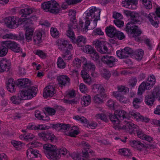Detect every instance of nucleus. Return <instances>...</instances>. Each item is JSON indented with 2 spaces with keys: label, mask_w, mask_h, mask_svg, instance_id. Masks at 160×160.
I'll use <instances>...</instances> for the list:
<instances>
[{
  "label": "nucleus",
  "mask_w": 160,
  "mask_h": 160,
  "mask_svg": "<svg viewBox=\"0 0 160 160\" xmlns=\"http://www.w3.org/2000/svg\"><path fill=\"white\" fill-rule=\"evenodd\" d=\"M131 21L126 25L125 30L130 34L131 37L134 38L136 41L139 42L140 39L138 36L140 35L142 32L137 26L134 25L133 24H140L142 19L139 14L135 12H132L131 14Z\"/></svg>",
  "instance_id": "nucleus-1"
},
{
  "label": "nucleus",
  "mask_w": 160,
  "mask_h": 160,
  "mask_svg": "<svg viewBox=\"0 0 160 160\" xmlns=\"http://www.w3.org/2000/svg\"><path fill=\"white\" fill-rule=\"evenodd\" d=\"M39 12L38 10L29 7L21 9L20 11V13L22 15L19 18L20 24L24 22L26 25L33 24V20H37L36 14Z\"/></svg>",
  "instance_id": "nucleus-2"
},
{
  "label": "nucleus",
  "mask_w": 160,
  "mask_h": 160,
  "mask_svg": "<svg viewBox=\"0 0 160 160\" xmlns=\"http://www.w3.org/2000/svg\"><path fill=\"white\" fill-rule=\"evenodd\" d=\"M88 12L87 13L86 20L85 22V26L83 28L84 31L88 29V26L90 24V20L94 18L93 23L94 26L91 28H95L97 26L98 20L100 18L101 11L98 8L95 7H92L89 8Z\"/></svg>",
  "instance_id": "nucleus-3"
},
{
  "label": "nucleus",
  "mask_w": 160,
  "mask_h": 160,
  "mask_svg": "<svg viewBox=\"0 0 160 160\" xmlns=\"http://www.w3.org/2000/svg\"><path fill=\"white\" fill-rule=\"evenodd\" d=\"M81 145L83 148V150L82 151V154L83 156L81 157L78 156V154H75L73 155H75L74 157H72L75 160H88L86 158L89 156V153H90L92 156L94 155V153L93 152L92 150L89 148L90 147L89 144L86 142L83 141L81 142Z\"/></svg>",
  "instance_id": "nucleus-4"
},
{
  "label": "nucleus",
  "mask_w": 160,
  "mask_h": 160,
  "mask_svg": "<svg viewBox=\"0 0 160 160\" xmlns=\"http://www.w3.org/2000/svg\"><path fill=\"white\" fill-rule=\"evenodd\" d=\"M37 94V88L34 87H29L20 91L18 96L22 100L30 99L35 96Z\"/></svg>",
  "instance_id": "nucleus-5"
},
{
  "label": "nucleus",
  "mask_w": 160,
  "mask_h": 160,
  "mask_svg": "<svg viewBox=\"0 0 160 160\" xmlns=\"http://www.w3.org/2000/svg\"><path fill=\"white\" fill-rule=\"evenodd\" d=\"M44 152L48 158L54 159L57 150L55 146L50 144H46L43 146Z\"/></svg>",
  "instance_id": "nucleus-6"
},
{
  "label": "nucleus",
  "mask_w": 160,
  "mask_h": 160,
  "mask_svg": "<svg viewBox=\"0 0 160 160\" xmlns=\"http://www.w3.org/2000/svg\"><path fill=\"white\" fill-rule=\"evenodd\" d=\"M2 43L3 45L15 52H19L21 51L19 45L15 42L12 41H7L2 42Z\"/></svg>",
  "instance_id": "nucleus-7"
},
{
  "label": "nucleus",
  "mask_w": 160,
  "mask_h": 160,
  "mask_svg": "<svg viewBox=\"0 0 160 160\" xmlns=\"http://www.w3.org/2000/svg\"><path fill=\"white\" fill-rule=\"evenodd\" d=\"M101 60L102 62L110 68L114 66L115 62L118 61V60L115 58L109 55L103 56Z\"/></svg>",
  "instance_id": "nucleus-8"
},
{
  "label": "nucleus",
  "mask_w": 160,
  "mask_h": 160,
  "mask_svg": "<svg viewBox=\"0 0 160 160\" xmlns=\"http://www.w3.org/2000/svg\"><path fill=\"white\" fill-rule=\"evenodd\" d=\"M5 22L8 27L11 28H16L20 24L19 18L14 16L7 17L5 19Z\"/></svg>",
  "instance_id": "nucleus-9"
},
{
  "label": "nucleus",
  "mask_w": 160,
  "mask_h": 160,
  "mask_svg": "<svg viewBox=\"0 0 160 160\" xmlns=\"http://www.w3.org/2000/svg\"><path fill=\"white\" fill-rule=\"evenodd\" d=\"M133 53L132 50L128 47L123 49L118 50L116 52L117 56L121 59L126 58Z\"/></svg>",
  "instance_id": "nucleus-10"
},
{
  "label": "nucleus",
  "mask_w": 160,
  "mask_h": 160,
  "mask_svg": "<svg viewBox=\"0 0 160 160\" xmlns=\"http://www.w3.org/2000/svg\"><path fill=\"white\" fill-rule=\"evenodd\" d=\"M11 65L10 60L2 58L0 61V72L8 71L10 68Z\"/></svg>",
  "instance_id": "nucleus-11"
},
{
  "label": "nucleus",
  "mask_w": 160,
  "mask_h": 160,
  "mask_svg": "<svg viewBox=\"0 0 160 160\" xmlns=\"http://www.w3.org/2000/svg\"><path fill=\"white\" fill-rule=\"evenodd\" d=\"M58 81L60 87L62 88L68 86L70 83V79L67 75H61L58 77Z\"/></svg>",
  "instance_id": "nucleus-12"
},
{
  "label": "nucleus",
  "mask_w": 160,
  "mask_h": 160,
  "mask_svg": "<svg viewBox=\"0 0 160 160\" xmlns=\"http://www.w3.org/2000/svg\"><path fill=\"white\" fill-rule=\"evenodd\" d=\"M126 122L125 125L122 126V129L124 130L126 132L130 133H132L134 132L135 130H137L138 128V126L130 122Z\"/></svg>",
  "instance_id": "nucleus-13"
},
{
  "label": "nucleus",
  "mask_w": 160,
  "mask_h": 160,
  "mask_svg": "<svg viewBox=\"0 0 160 160\" xmlns=\"http://www.w3.org/2000/svg\"><path fill=\"white\" fill-rule=\"evenodd\" d=\"M55 92L54 87L52 85H49L44 88L43 92V96L46 98L52 97Z\"/></svg>",
  "instance_id": "nucleus-14"
},
{
  "label": "nucleus",
  "mask_w": 160,
  "mask_h": 160,
  "mask_svg": "<svg viewBox=\"0 0 160 160\" xmlns=\"http://www.w3.org/2000/svg\"><path fill=\"white\" fill-rule=\"evenodd\" d=\"M38 136L45 141H50L51 142L53 141L55 138L53 134L49 132L39 133H38Z\"/></svg>",
  "instance_id": "nucleus-15"
},
{
  "label": "nucleus",
  "mask_w": 160,
  "mask_h": 160,
  "mask_svg": "<svg viewBox=\"0 0 160 160\" xmlns=\"http://www.w3.org/2000/svg\"><path fill=\"white\" fill-rule=\"evenodd\" d=\"M58 49L62 51H66L68 49L72 50L73 49V47L69 41L67 40H62L61 43L58 44Z\"/></svg>",
  "instance_id": "nucleus-16"
},
{
  "label": "nucleus",
  "mask_w": 160,
  "mask_h": 160,
  "mask_svg": "<svg viewBox=\"0 0 160 160\" xmlns=\"http://www.w3.org/2000/svg\"><path fill=\"white\" fill-rule=\"evenodd\" d=\"M17 86L21 88H26L31 86V82L29 79L27 78L18 79L16 82Z\"/></svg>",
  "instance_id": "nucleus-17"
},
{
  "label": "nucleus",
  "mask_w": 160,
  "mask_h": 160,
  "mask_svg": "<svg viewBox=\"0 0 160 160\" xmlns=\"http://www.w3.org/2000/svg\"><path fill=\"white\" fill-rule=\"evenodd\" d=\"M129 142L131 146L139 151H142L146 147L143 143L138 141L130 140L129 141Z\"/></svg>",
  "instance_id": "nucleus-18"
},
{
  "label": "nucleus",
  "mask_w": 160,
  "mask_h": 160,
  "mask_svg": "<svg viewBox=\"0 0 160 160\" xmlns=\"http://www.w3.org/2000/svg\"><path fill=\"white\" fill-rule=\"evenodd\" d=\"M109 118L113 124V128L116 130H118L122 129V126L119 125L120 121L119 119L115 115L110 114Z\"/></svg>",
  "instance_id": "nucleus-19"
},
{
  "label": "nucleus",
  "mask_w": 160,
  "mask_h": 160,
  "mask_svg": "<svg viewBox=\"0 0 160 160\" xmlns=\"http://www.w3.org/2000/svg\"><path fill=\"white\" fill-rule=\"evenodd\" d=\"M49 12L52 13L57 14L60 11L59 5L55 1H49Z\"/></svg>",
  "instance_id": "nucleus-20"
},
{
  "label": "nucleus",
  "mask_w": 160,
  "mask_h": 160,
  "mask_svg": "<svg viewBox=\"0 0 160 160\" xmlns=\"http://www.w3.org/2000/svg\"><path fill=\"white\" fill-rule=\"evenodd\" d=\"M26 153L27 157L29 159L34 158H40L41 157V155L38 151L36 149H33L32 148H29L27 150Z\"/></svg>",
  "instance_id": "nucleus-21"
},
{
  "label": "nucleus",
  "mask_w": 160,
  "mask_h": 160,
  "mask_svg": "<svg viewBox=\"0 0 160 160\" xmlns=\"http://www.w3.org/2000/svg\"><path fill=\"white\" fill-rule=\"evenodd\" d=\"M152 86L153 85L148 82H143L141 83L138 88V94H142L145 89H150Z\"/></svg>",
  "instance_id": "nucleus-22"
},
{
  "label": "nucleus",
  "mask_w": 160,
  "mask_h": 160,
  "mask_svg": "<svg viewBox=\"0 0 160 160\" xmlns=\"http://www.w3.org/2000/svg\"><path fill=\"white\" fill-rule=\"evenodd\" d=\"M147 18L153 26L156 28L158 27L159 21L158 20V17L156 14L150 13L147 16Z\"/></svg>",
  "instance_id": "nucleus-23"
},
{
  "label": "nucleus",
  "mask_w": 160,
  "mask_h": 160,
  "mask_svg": "<svg viewBox=\"0 0 160 160\" xmlns=\"http://www.w3.org/2000/svg\"><path fill=\"white\" fill-rule=\"evenodd\" d=\"M86 42V38L82 36H78L76 39H72V42L74 43H77V46L79 47L83 46Z\"/></svg>",
  "instance_id": "nucleus-24"
},
{
  "label": "nucleus",
  "mask_w": 160,
  "mask_h": 160,
  "mask_svg": "<svg viewBox=\"0 0 160 160\" xmlns=\"http://www.w3.org/2000/svg\"><path fill=\"white\" fill-rule=\"evenodd\" d=\"M34 30L33 28L28 26L26 27L25 37L26 40L28 42H29L32 40Z\"/></svg>",
  "instance_id": "nucleus-25"
},
{
  "label": "nucleus",
  "mask_w": 160,
  "mask_h": 160,
  "mask_svg": "<svg viewBox=\"0 0 160 160\" xmlns=\"http://www.w3.org/2000/svg\"><path fill=\"white\" fill-rule=\"evenodd\" d=\"M124 1L122 2V4H123V2L125 4V5H123L122 6L124 7H126L127 8L129 9H135L136 8V5L137 4V2L136 0H124Z\"/></svg>",
  "instance_id": "nucleus-26"
},
{
  "label": "nucleus",
  "mask_w": 160,
  "mask_h": 160,
  "mask_svg": "<svg viewBox=\"0 0 160 160\" xmlns=\"http://www.w3.org/2000/svg\"><path fill=\"white\" fill-rule=\"evenodd\" d=\"M68 26L69 29L67 31L66 34L67 36L71 39L72 42V39H74L75 38L74 33L73 31H72V28L75 29L77 28V24L73 23V25H69Z\"/></svg>",
  "instance_id": "nucleus-27"
},
{
  "label": "nucleus",
  "mask_w": 160,
  "mask_h": 160,
  "mask_svg": "<svg viewBox=\"0 0 160 160\" xmlns=\"http://www.w3.org/2000/svg\"><path fill=\"white\" fill-rule=\"evenodd\" d=\"M42 34L41 32L39 31L35 32L34 34L33 40L35 44H38L42 42Z\"/></svg>",
  "instance_id": "nucleus-28"
},
{
  "label": "nucleus",
  "mask_w": 160,
  "mask_h": 160,
  "mask_svg": "<svg viewBox=\"0 0 160 160\" xmlns=\"http://www.w3.org/2000/svg\"><path fill=\"white\" fill-rule=\"evenodd\" d=\"M15 82L13 79L10 78L8 79L7 83V88L8 91L11 92H15Z\"/></svg>",
  "instance_id": "nucleus-29"
},
{
  "label": "nucleus",
  "mask_w": 160,
  "mask_h": 160,
  "mask_svg": "<svg viewBox=\"0 0 160 160\" xmlns=\"http://www.w3.org/2000/svg\"><path fill=\"white\" fill-rule=\"evenodd\" d=\"M106 95L102 93H100L95 95L93 98V101L95 103L98 104L103 103L104 102L103 99L106 97Z\"/></svg>",
  "instance_id": "nucleus-30"
},
{
  "label": "nucleus",
  "mask_w": 160,
  "mask_h": 160,
  "mask_svg": "<svg viewBox=\"0 0 160 160\" xmlns=\"http://www.w3.org/2000/svg\"><path fill=\"white\" fill-rule=\"evenodd\" d=\"M113 95L117 100L121 102L126 103L129 102L128 99L123 96L121 95L119 92H114Z\"/></svg>",
  "instance_id": "nucleus-31"
},
{
  "label": "nucleus",
  "mask_w": 160,
  "mask_h": 160,
  "mask_svg": "<svg viewBox=\"0 0 160 160\" xmlns=\"http://www.w3.org/2000/svg\"><path fill=\"white\" fill-rule=\"evenodd\" d=\"M105 31L107 35L109 37L112 38L115 36L117 30L114 26L111 25L106 28Z\"/></svg>",
  "instance_id": "nucleus-32"
},
{
  "label": "nucleus",
  "mask_w": 160,
  "mask_h": 160,
  "mask_svg": "<svg viewBox=\"0 0 160 160\" xmlns=\"http://www.w3.org/2000/svg\"><path fill=\"white\" fill-rule=\"evenodd\" d=\"M91 102V97L90 95L86 94L82 98L81 104L83 107L87 106Z\"/></svg>",
  "instance_id": "nucleus-33"
},
{
  "label": "nucleus",
  "mask_w": 160,
  "mask_h": 160,
  "mask_svg": "<svg viewBox=\"0 0 160 160\" xmlns=\"http://www.w3.org/2000/svg\"><path fill=\"white\" fill-rule=\"evenodd\" d=\"M119 119H124L128 118V114L127 112L123 110H118L115 111L114 114Z\"/></svg>",
  "instance_id": "nucleus-34"
},
{
  "label": "nucleus",
  "mask_w": 160,
  "mask_h": 160,
  "mask_svg": "<svg viewBox=\"0 0 160 160\" xmlns=\"http://www.w3.org/2000/svg\"><path fill=\"white\" fill-rule=\"evenodd\" d=\"M67 150L64 147L60 149H57L54 160H57L59 159L61 156V155H64L67 154Z\"/></svg>",
  "instance_id": "nucleus-35"
},
{
  "label": "nucleus",
  "mask_w": 160,
  "mask_h": 160,
  "mask_svg": "<svg viewBox=\"0 0 160 160\" xmlns=\"http://www.w3.org/2000/svg\"><path fill=\"white\" fill-rule=\"evenodd\" d=\"M134 53L135 59L138 60H141L144 54V51L142 49H138L136 50Z\"/></svg>",
  "instance_id": "nucleus-36"
},
{
  "label": "nucleus",
  "mask_w": 160,
  "mask_h": 160,
  "mask_svg": "<svg viewBox=\"0 0 160 160\" xmlns=\"http://www.w3.org/2000/svg\"><path fill=\"white\" fill-rule=\"evenodd\" d=\"M35 137V136L32 133H28L23 135H21L19 138L22 140L26 141H31Z\"/></svg>",
  "instance_id": "nucleus-37"
},
{
  "label": "nucleus",
  "mask_w": 160,
  "mask_h": 160,
  "mask_svg": "<svg viewBox=\"0 0 160 160\" xmlns=\"http://www.w3.org/2000/svg\"><path fill=\"white\" fill-rule=\"evenodd\" d=\"M143 101L142 97H137L133 98L132 102L133 106L134 108L137 109L139 107V104Z\"/></svg>",
  "instance_id": "nucleus-38"
},
{
  "label": "nucleus",
  "mask_w": 160,
  "mask_h": 160,
  "mask_svg": "<svg viewBox=\"0 0 160 160\" xmlns=\"http://www.w3.org/2000/svg\"><path fill=\"white\" fill-rule=\"evenodd\" d=\"M155 98L151 95L147 96L145 99L146 104L148 106H152L154 102Z\"/></svg>",
  "instance_id": "nucleus-39"
},
{
  "label": "nucleus",
  "mask_w": 160,
  "mask_h": 160,
  "mask_svg": "<svg viewBox=\"0 0 160 160\" xmlns=\"http://www.w3.org/2000/svg\"><path fill=\"white\" fill-rule=\"evenodd\" d=\"M118 152L120 154L124 156L129 157L132 155L130 150L127 148L120 149H119Z\"/></svg>",
  "instance_id": "nucleus-40"
},
{
  "label": "nucleus",
  "mask_w": 160,
  "mask_h": 160,
  "mask_svg": "<svg viewBox=\"0 0 160 160\" xmlns=\"http://www.w3.org/2000/svg\"><path fill=\"white\" fill-rule=\"evenodd\" d=\"M57 63L58 67L60 69H63L66 67V63L61 57H58Z\"/></svg>",
  "instance_id": "nucleus-41"
},
{
  "label": "nucleus",
  "mask_w": 160,
  "mask_h": 160,
  "mask_svg": "<svg viewBox=\"0 0 160 160\" xmlns=\"http://www.w3.org/2000/svg\"><path fill=\"white\" fill-rule=\"evenodd\" d=\"M93 91L95 93H102L104 90L103 86L100 84H96L93 86Z\"/></svg>",
  "instance_id": "nucleus-42"
},
{
  "label": "nucleus",
  "mask_w": 160,
  "mask_h": 160,
  "mask_svg": "<svg viewBox=\"0 0 160 160\" xmlns=\"http://www.w3.org/2000/svg\"><path fill=\"white\" fill-rule=\"evenodd\" d=\"M130 114L136 121L141 122L143 116L140 113L130 112Z\"/></svg>",
  "instance_id": "nucleus-43"
},
{
  "label": "nucleus",
  "mask_w": 160,
  "mask_h": 160,
  "mask_svg": "<svg viewBox=\"0 0 160 160\" xmlns=\"http://www.w3.org/2000/svg\"><path fill=\"white\" fill-rule=\"evenodd\" d=\"M144 8L147 9L152 8V4L150 0H140Z\"/></svg>",
  "instance_id": "nucleus-44"
},
{
  "label": "nucleus",
  "mask_w": 160,
  "mask_h": 160,
  "mask_svg": "<svg viewBox=\"0 0 160 160\" xmlns=\"http://www.w3.org/2000/svg\"><path fill=\"white\" fill-rule=\"evenodd\" d=\"M160 95V86H157L153 89L151 95L154 98H158Z\"/></svg>",
  "instance_id": "nucleus-45"
},
{
  "label": "nucleus",
  "mask_w": 160,
  "mask_h": 160,
  "mask_svg": "<svg viewBox=\"0 0 160 160\" xmlns=\"http://www.w3.org/2000/svg\"><path fill=\"white\" fill-rule=\"evenodd\" d=\"M83 67L87 70L92 71H94L96 68L95 65L90 61L88 62L87 64Z\"/></svg>",
  "instance_id": "nucleus-46"
},
{
  "label": "nucleus",
  "mask_w": 160,
  "mask_h": 160,
  "mask_svg": "<svg viewBox=\"0 0 160 160\" xmlns=\"http://www.w3.org/2000/svg\"><path fill=\"white\" fill-rule=\"evenodd\" d=\"M104 43V42L98 40H96L93 42V44L97 50H98V49L102 47Z\"/></svg>",
  "instance_id": "nucleus-47"
},
{
  "label": "nucleus",
  "mask_w": 160,
  "mask_h": 160,
  "mask_svg": "<svg viewBox=\"0 0 160 160\" xmlns=\"http://www.w3.org/2000/svg\"><path fill=\"white\" fill-rule=\"evenodd\" d=\"M78 133V128L76 127L73 126L72 127L71 131L69 133V135L71 137H75Z\"/></svg>",
  "instance_id": "nucleus-48"
},
{
  "label": "nucleus",
  "mask_w": 160,
  "mask_h": 160,
  "mask_svg": "<svg viewBox=\"0 0 160 160\" xmlns=\"http://www.w3.org/2000/svg\"><path fill=\"white\" fill-rule=\"evenodd\" d=\"M72 56L70 51L68 50H66L63 54L62 55V58L65 60H70L72 58Z\"/></svg>",
  "instance_id": "nucleus-49"
},
{
  "label": "nucleus",
  "mask_w": 160,
  "mask_h": 160,
  "mask_svg": "<svg viewBox=\"0 0 160 160\" xmlns=\"http://www.w3.org/2000/svg\"><path fill=\"white\" fill-rule=\"evenodd\" d=\"M10 100L12 103L16 104H19L21 102L22 100L19 98L18 96V97L13 96L10 98Z\"/></svg>",
  "instance_id": "nucleus-50"
},
{
  "label": "nucleus",
  "mask_w": 160,
  "mask_h": 160,
  "mask_svg": "<svg viewBox=\"0 0 160 160\" xmlns=\"http://www.w3.org/2000/svg\"><path fill=\"white\" fill-rule=\"evenodd\" d=\"M12 144L17 148V150L20 149L22 146V143L21 142L13 141L12 142Z\"/></svg>",
  "instance_id": "nucleus-51"
},
{
  "label": "nucleus",
  "mask_w": 160,
  "mask_h": 160,
  "mask_svg": "<svg viewBox=\"0 0 160 160\" xmlns=\"http://www.w3.org/2000/svg\"><path fill=\"white\" fill-rule=\"evenodd\" d=\"M44 109L46 112L50 115H53L55 114L56 111L53 108L50 107H46L44 108Z\"/></svg>",
  "instance_id": "nucleus-52"
},
{
  "label": "nucleus",
  "mask_w": 160,
  "mask_h": 160,
  "mask_svg": "<svg viewBox=\"0 0 160 160\" xmlns=\"http://www.w3.org/2000/svg\"><path fill=\"white\" fill-rule=\"evenodd\" d=\"M95 117L97 119H100L103 121L106 122L108 121L107 117L105 114L103 113H99L97 114Z\"/></svg>",
  "instance_id": "nucleus-53"
},
{
  "label": "nucleus",
  "mask_w": 160,
  "mask_h": 160,
  "mask_svg": "<svg viewBox=\"0 0 160 160\" xmlns=\"http://www.w3.org/2000/svg\"><path fill=\"white\" fill-rule=\"evenodd\" d=\"M117 88L118 91V92H119V94L120 92L125 93L129 91L128 88L124 86H118Z\"/></svg>",
  "instance_id": "nucleus-54"
},
{
  "label": "nucleus",
  "mask_w": 160,
  "mask_h": 160,
  "mask_svg": "<svg viewBox=\"0 0 160 160\" xmlns=\"http://www.w3.org/2000/svg\"><path fill=\"white\" fill-rule=\"evenodd\" d=\"M113 38H117L119 40H121L125 38V35L124 34L120 31H117L115 34V36Z\"/></svg>",
  "instance_id": "nucleus-55"
},
{
  "label": "nucleus",
  "mask_w": 160,
  "mask_h": 160,
  "mask_svg": "<svg viewBox=\"0 0 160 160\" xmlns=\"http://www.w3.org/2000/svg\"><path fill=\"white\" fill-rule=\"evenodd\" d=\"M2 48H0V57H2L5 56L8 52V49L5 45Z\"/></svg>",
  "instance_id": "nucleus-56"
},
{
  "label": "nucleus",
  "mask_w": 160,
  "mask_h": 160,
  "mask_svg": "<svg viewBox=\"0 0 160 160\" xmlns=\"http://www.w3.org/2000/svg\"><path fill=\"white\" fill-rule=\"evenodd\" d=\"M102 76L106 79H108L110 77L111 74L109 71L104 69L103 72L102 73Z\"/></svg>",
  "instance_id": "nucleus-57"
},
{
  "label": "nucleus",
  "mask_w": 160,
  "mask_h": 160,
  "mask_svg": "<svg viewBox=\"0 0 160 160\" xmlns=\"http://www.w3.org/2000/svg\"><path fill=\"white\" fill-rule=\"evenodd\" d=\"M17 38V36L15 34L12 33L7 34L3 36L2 38L3 39H15Z\"/></svg>",
  "instance_id": "nucleus-58"
},
{
  "label": "nucleus",
  "mask_w": 160,
  "mask_h": 160,
  "mask_svg": "<svg viewBox=\"0 0 160 160\" xmlns=\"http://www.w3.org/2000/svg\"><path fill=\"white\" fill-rule=\"evenodd\" d=\"M156 80V79L155 77L152 74L148 77L147 81L153 86L155 83Z\"/></svg>",
  "instance_id": "nucleus-59"
},
{
  "label": "nucleus",
  "mask_w": 160,
  "mask_h": 160,
  "mask_svg": "<svg viewBox=\"0 0 160 160\" xmlns=\"http://www.w3.org/2000/svg\"><path fill=\"white\" fill-rule=\"evenodd\" d=\"M74 118L80 121L81 122L83 123H87L88 121L86 118L83 117H80L79 116H76Z\"/></svg>",
  "instance_id": "nucleus-60"
},
{
  "label": "nucleus",
  "mask_w": 160,
  "mask_h": 160,
  "mask_svg": "<svg viewBox=\"0 0 160 160\" xmlns=\"http://www.w3.org/2000/svg\"><path fill=\"white\" fill-rule=\"evenodd\" d=\"M83 51L86 53L90 54L94 51V49L89 45H87L83 48Z\"/></svg>",
  "instance_id": "nucleus-61"
},
{
  "label": "nucleus",
  "mask_w": 160,
  "mask_h": 160,
  "mask_svg": "<svg viewBox=\"0 0 160 160\" xmlns=\"http://www.w3.org/2000/svg\"><path fill=\"white\" fill-rule=\"evenodd\" d=\"M98 51L102 54H107L108 52V49L107 47L105 46V43L102 47L98 49Z\"/></svg>",
  "instance_id": "nucleus-62"
},
{
  "label": "nucleus",
  "mask_w": 160,
  "mask_h": 160,
  "mask_svg": "<svg viewBox=\"0 0 160 160\" xmlns=\"http://www.w3.org/2000/svg\"><path fill=\"white\" fill-rule=\"evenodd\" d=\"M49 1L45 2L42 4V8L46 11L49 12Z\"/></svg>",
  "instance_id": "nucleus-63"
},
{
  "label": "nucleus",
  "mask_w": 160,
  "mask_h": 160,
  "mask_svg": "<svg viewBox=\"0 0 160 160\" xmlns=\"http://www.w3.org/2000/svg\"><path fill=\"white\" fill-rule=\"evenodd\" d=\"M90 54L91 58L93 60L96 61L99 59V56L98 53L95 49Z\"/></svg>",
  "instance_id": "nucleus-64"
}]
</instances>
